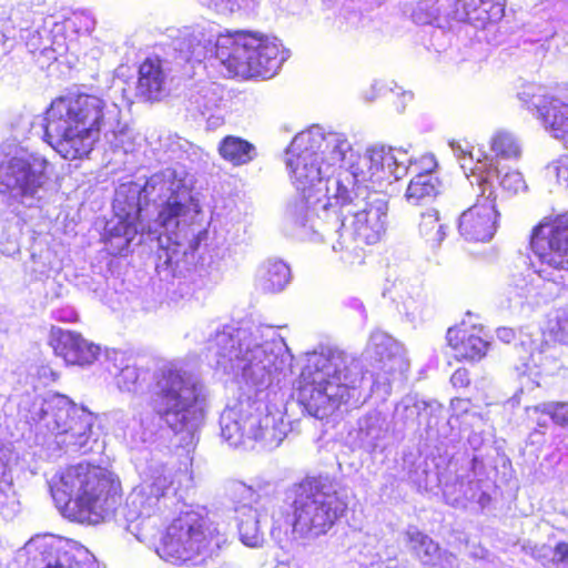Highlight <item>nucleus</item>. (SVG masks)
<instances>
[{
  "instance_id": "09e8293b",
  "label": "nucleus",
  "mask_w": 568,
  "mask_h": 568,
  "mask_svg": "<svg viewBox=\"0 0 568 568\" xmlns=\"http://www.w3.org/2000/svg\"><path fill=\"white\" fill-rule=\"evenodd\" d=\"M422 290L417 286L413 294H408L407 297L402 296V305L406 316L414 321L422 313L423 307Z\"/></svg>"
},
{
  "instance_id": "e433bc0d",
  "label": "nucleus",
  "mask_w": 568,
  "mask_h": 568,
  "mask_svg": "<svg viewBox=\"0 0 568 568\" xmlns=\"http://www.w3.org/2000/svg\"><path fill=\"white\" fill-rule=\"evenodd\" d=\"M442 410L437 402L419 400L414 396H406L396 406L395 415L406 425L422 424L420 418L425 415H434Z\"/></svg>"
},
{
  "instance_id": "423d86ee",
  "label": "nucleus",
  "mask_w": 568,
  "mask_h": 568,
  "mask_svg": "<svg viewBox=\"0 0 568 568\" xmlns=\"http://www.w3.org/2000/svg\"><path fill=\"white\" fill-rule=\"evenodd\" d=\"M50 491L60 513L82 524L105 520L121 501L120 485L112 474L82 463L54 475L50 480Z\"/></svg>"
},
{
  "instance_id": "4c0bfd02",
  "label": "nucleus",
  "mask_w": 568,
  "mask_h": 568,
  "mask_svg": "<svg viewBox=\"0 0 568 568\" xmlns=\"http://www.w3.org/2000/svg\"><path fill=\"white\" fill-rule=\"evenodd\" d=\"M114 361L120 362V372L116 375L118 387L123 392L135 393L143 387L148 377V371L129 363L123 353H114Z\"/></svg>"
},
{
  "instance_id": "1a4fd4ad",
  "label": "nucleus",
  "mask_w": 568,
  "mask_h": 568,
  "mask_svg": "<svg viewBox=\"0 0 568 568\" xmlns=\"http://www.w3.org/2000/svg\"><path fill=\"white\" fill-rule=\"evenodd\" d=\"M530 246L538 258L526 275H514L507 290L509 307L537 304L546 282L568 284V211L534 229Z\"/></svg>"
},
{
  "instance_id": "4468645a",
  "label": "nucleus",
  "mask_w": 568,
  "mask_h": 568,
  "mask_svg": "<svg viewBox=\"0 0 568 568\" xmlns=\"http://www.w3.org/2000/svg\"><path fill=\"white\" fill-rule=\"evenodd\" d=\"M37 430L52 434L58 444L84 449L89 443L94 416L83 407L74 405L67 396L54 395L43 400L31 416Z\"/></svg>"
},
{
  "instance_id": "2f4dec72",
  "label": "nucleus",
  "mask_w": 568,
  "mask_h": 568,
  "mask_svg": "<svg viewBox=\"0 0 568 568\" xmlns=\"http://www.w3.org/2000/svg\"><path fill=\"white\" fill-rule=\"evenodd\" d=\"M222 101L221 88L216 83L203 84L190 97V109L202 116H207L209 125H220L222 118L215 113Z\"/></svg>"
},
{
  "instance_id": "7c9ffc66",
  "label": "nucleus",
  "mask_w": 568,
  "mask_h": 568,
  "mask_svg": "<svg viewBox=\"0 0 568 568\" xmlns=\"http://www.w3.org/2000/svg\"><path fill=\"white\" fill-rule=\"evenodd\" d=\"M540 114L544 125L552 136L568 143V104L558 99H549L545 104L531 102Z\"/></svg>"
},
{
  "instance_id": "393cba45",
  "label": "nucleus",
  "mask_w": 568,
  "mask_h": 568,
  "mask_svg": "<svg viewBox=\"0 0 568 568\" xmlns=\"http://www.w3.org/2000/svg\"><path fill=\"white\" fill-rule=\"evenodd\" d=\"M220 36L211 27L200 24L185 27L180 31L174 44L184 59L201 61L207 57L216 58L215 42Z\"/></svg>"
},
{
  "instance_id": "de8ad7c7",
  "label": "nucleus",
  "mask_w": 568,
  "mask_h": 568,
  "mask_svg": "<svg viewBox=\"0 0 568 568\" xmlns=\"http://www.w3.org/2000/svg\"><path fill=\"white\" fill-rule=\"evenodd\" d=\"M481 6L495 24L505 16L506 0H458V6Z\"/></svg>"
},
{
  "instance_id": "49530a36",
  "label": "nucleus",
  "mask_w": 568,
  "mask_h": 568,
  "mask_svg": "<svg viewBox=\"0 0 568 568\" xmlns=\"http://www.w3.org/2000/svg\"><path fill=\"white\" fill-rule=\"evenodd\" d=\"M485 162L493 163V165L496 169H498L497 165L495 164V160L493 158H488V156H486L484 161L478 160L476 165L479 163H485ZM497 171H499V170H497ZM499 175H500V172H498V178H495L493 180V182L495 183V181H499V185L501 186L503 190H505L509 193H518L526 189V183H525V180L520 172H517V171L507 172L503 175L501 179H499Z\"/></svg>"
},
{
  "instance_id": "9b49d317",
  "label": "nucleus",
  "mask_w": 568,
  "mask_h": 568,
  "mask_svg": "<svg viewBox=\"0 0 568 568\" xmlns=\"http://www.w3.org/2000/svg\"><path fill=\"white\" fill-rule=\"evenodd\" d=\"M220 427L221 436L233 447L260 443L262 447L273 449L286 436L281 410L260 397L243 396L229 404L220 416Z\"/></svg>"
},
{
  "instance_id": "4be33fe9",
  "label": "nucleus",
  "mask_w": 568,
  "mask_h": 568,
  "mask_svg": "<svg viewBox=\"0 0 568 568\" xmlns=\"http://www.w3.org/2000/svg\"><path fill=\"white\" fill-rule=\"evenodd\" d=\"M233 490L241 497L243 505L237 509V529L240 540L251 548H260L264 544V532L261 521L265 515L251 504H258L261 495L251 486L243 483H235Z\"/></svg>"
},
{
  "instance_id": "f704fd0d",
  "label": "nucleus",
  "mask_w": 568,
  "mask_h": 568,
  "mask_svg": "<svg viewBox=\"0 0 568 568\" xmlns=\"http://www.w3.org/2000/svg\"><path fill=\"white\" fill-rule=\"evenodd\" d=\"M291 281V270L280 260H268L258 270L257 285L266 293H276L284 290Z\"/></svg>"
},
{
  "instance_id": "4d7b16f0",
  "label": "nucleus",
  "mask_w": 568,
  "mask_h": 568,
  "mask_svg": "<svg viewBox=\"0 0 568 568\" xmlns=\"http://www.w3.org/2000/svg\"><path fill=\"white\" fill-rule=\"evenodd\" d=\"M122 131H123V128H122V124L120 123V126H119V129L116 130V132H114V133H109L108 135H104V136H105V139H108V140H109V142H112V139H110V135H112L113 138H115V136L118 135V133H122ZM101 133L105 134L103 131H101V132L99 133V135H100Z\"/></svg>"
},
{
  "instance_id": "a19ab883",
  "label": "nucleus",
  "mask_w": 568,
  "mask_h": 568,
  "mask_svg": "<svg viewBox=\"0 0 568 568\" xmlns=\"http://www.w3.org/2000/svg\"><path fill=\"white\" fill-rule=\"evenodd\" d=\"M454 9L447 12V18L458 22H467L476 29H486L494 26L481 6H458V0H452Z\"/></svg>"
},
{
  "instance_id": "c03bdc74",
  "label": "nucleus",
  "mask_w": 568,
  "mask_h": 568,
  "mask_svg": "<svg viewBox=\"0 0 568 568\" xmlns=\"http://www.w3.org/2000/svg\"><path fill=\"white\" fill-rule=\"evenodd\" d=\"M527 412L537 414L541 413L548 415L554 423L568 426V403L561 402H547L527 408Z\"/></svg>"
},
{
  "instance_id": "dca6fc26",
  "label": "nucleus",
  "mask_w": 568,
  "mask_h": 568,
  "mask_svg": "<svg viewBox=\"0 0 568 568\" xmlns=\"http://www.w3.org/2000/svg\"><path fill=\"white\" fill-rule=\"evenodd\" d=\"M48 161L36 153L23 152L0 165V192L10 193L26 206L38 205L45 195Z\"/></svg>"
},
{
  "instance_id": "7ed1b4c3",
  "label": "nucleus",
  "mask_w": 568,
  "mask_h": 568,
  "mask_svg": "<svg viewBox=\"0 0 568 568\" xmlns=\"http://www.w3.org/2000/svg\"><path fill=\"white\" fill-rule=\"evenodd\" d=\"M207 352L217 368L241 376L257 388L270 386L286 361L287 347L267 325H225L207 339Z\"/></svg>"
},
{
  "instance_id": "473e14b6",
  "label": "nucleus",
  "mask_w": 568,
  "mask_h": 568,
  "mask_svg": "<svg viewBox=\"0 0 568 568\" xmlns=\"http://www.w3.org/2000/svg\"><path fill=\"white\" fill-rule=\"evenodd\" d=\"M443 493L446 501L454 507H465L467 501H477L485 506L489 500V496L481 491L479 480L465 483L457 479L453 484H445Z\"/></svg>"
},
{
  "instance_id": "c9c22d12",
  "label": "nucleus",
  "mask_w": 568,
  "mask_h": 568,
  "mask_svg": "<svg viewBox=\"0 0 568 568\" xmlns=\"http://www.w3.org/2000/svg\"><path fill=\"white\" fill-rule=\"evenodd\" d=\"M219 152L225 161L236 166L250 163L257 155L252 143L234 135H227L220 142Z\"/></svg>"
},
{
  "instance_id": "6e6552de",
  "label": "nucleus",
  "mask_w": 568,
  "mask_h": 568,
  "mask_svg": "<svg viewBox=\"0 0 568 568\" xmlns=\"http://www.w3.org/2000/svg\"><path fill=\"white\" fill-rule=\"evenodd\" d=\"M346 507L334 481L308 477L296 490L292 511L274 517L271 536L278 544L316 539L327 534Z\"/></svg>"
},
{
  "instance_id": "f8f14e48",
  "label": "nucleus",
  "mask_w": 568,
  "mask_h": 568,
  "mask_svg": "<svg viewBox=\"0 0 568 568\" xmlns=\"http://www.w3.org/2000/svg\"><path fill=\"white\" fill-rule=\"evenodd\" d=\"M215 52L229 77L242 78H271L288 58L277 39L258 38L244 31L220 36Z\"/></svg>"
},
{
  "instance_id": "72a5a7b5",
  "label": "nucleus",
  "mask_w": 568,
  "mask_h": 568,
  "mask_svg": "<svg viewBox=\"0 0 568 568\" xmlns=\"http://www.w3.org/2000/svg\"><path fill=\"white\" fill-rule=\"evenodd\" d=\"M354 159L347 162V170L338 172L343 181H348L349 176H352L354 184H356L355 189L364 186L363 184L366 182H372L373 184L382 182L381 178H378L377 163L373 162V146L367 149L364 155H358L356 162Z\"/></svg>"
},
{
  "instance_id": "37998d69",
  "label": "nucleus",
  "mask_w": 568,
  "mask_h": 568,
  "mask_svg": "<svg viewBox=\"0 0 568 568\" xmlns=\"http://www.w3.org/2000/svg\"><path fill=\"white\" fill-rule=\"evenodd\" d=\"M20 511V501L11 486L10 477L0 481V514L6 519L14 518Z\"/></svg>"
},
{
  "instance_id": "58836bf2",
  "label": "nucleus",
  "mask_w": 568,
  "mask_h": 568,
  "mask_svg": "<svg viewBox=\"0 0 568 568\" xmlns=\"http://www.w3.org/2000/svg\"><path fill=\"white\" fill-rule=\"evenodd\" d=\"M448 226L440 220L436 210H430L422 214L419 222V235L425 240L428 246L437 250L446 239Z\"/></svg>"
},
{
  "instance_id": "a878e982",
  "label": "nucleus",
  "mask_w": 568,
  "mask_h": 568,
  "mask_svg": "<svg viewBox=\"0 0 568 568\" xmlns=\"http://www.w3.org/2000/svg\"><path fill=\"white\" fill-rule=\"evenodd\" d=\"M168 84V72L159 58H148L139 68L136 93L148 101L160 100Z\"/></svg>"
},
{
  "instance_id": "8fccbe9b",
  "label": "nucleus",
  "mask_w": 568,
  "mask_h": 568,
  "mask_svg": "<svg viewBox=\"0 0 568 568\" xmlns=\"http://www.w3.org/2000/svg\"><path fill=\"white\" fill-rule=\"evenodd\" d=\"M551 331L560 343L568 344V306L557 311L556 323Z\"/></svg>"
},
{
  "instance_id": "ea45409f",
  "label": "nucleus",
  "mask_w": 568,
  "mask_h": 568,
  "mask_svg": "<svg viewBox=\"0 0 568 568\" xmlns=\"http://www.w3.org/2000/svg\"><path fill=\"white\" fill-rule=\"evenodd\" d=\"M396 555L397 548L395 546L378 541L375 552L367 549L366 552L362 554L361 560L348 562L341 568H396L390 565Z\"/></svg>"
},
{
  "instance_id": "0eeeda50",
  "label": "nucleus",
  "mask_w": 568,
  "mask_h": 568,
  "mask_svg": "<svg viewBox=\"0 0 568 568\" xmlns=\"http://www.w3.org/2000/svg\"><path fill=\"white\" fill-rule=\"evenodd\" d=\"M286 166L298 192L285 212L286 232L300 240H317L320 231L315 230V221L307 226L304 220L318 211L329 215L334 203L331 180L344 182L341 174L333 175L321 162L316 151L310 146L294 149V140L286 150Z\"/></svg>"
},
{
  "instance_id": "a211bd4d",
  "label": "nucleus",
  "mask_w": 568,
  "mask_h": 568,
  "mask_svg": "<svg viewBox=\"0 0 568 568\" xmlns=\"http://www.w3.org/2000/svg\"><path fill=\"white\" fill-rule=\"evenodd\" d=\"M497 338L503 343H510L518 339L515 345L517 359L513 364V374L520 381L521 387L532 389L540 385L539 378L542 375L545 357L542 336L536 332L520 329L517 334L510 327H499L496 331Z\"/></svg>"
},
{
  "instance_id": "bf43d9fd",
  "label": "nucleus",
  "mask_w": 568,
  "mask_h": 568,
  "mask_svg": "<svg viewBox=\"0 0 568 568\" xmlns=\"http://www.w3.org/2000/svg\"><path fill=\"white\" fill-rule=\"evenodd\" d=\"M7 38L3 33L0 32V45L4 47L7 42Z\"/></svg>"
},
{
  "instance_id": "13d9d810",
  "label": "nucleus",
  "mask_w": 568,
  "mask_h": 568,
  "mask_svg": "<svg viewBox=\"0 0 568 568\" xmlns=\"http://www.w3.org/2000/svg\"><path fill=\"white\" fill-rule=\"evenodd\" d=\"M404 101H410L413 99V94L410 92H405L403 94Z\"/></svg>"
},
{
  "instance_id": "680f3d73",
  "label": "nucleus",
  "mask_w": 568,
  "mask_h": 568,
  "mask_svg": "<svg viewBox=\"0 0 568 568\" xmlns=\"http://www.w3.org/2000/svg\"><path fill=\"white\" fill-rule=\"evenodd\" d=\"M456 403H457V404H467V403H466L465 400H463V399H457V400H456Z\"/></svg>"
},
{
  "instance_id": "cd10ccee",
  "label": "nucleus",
  "mask_w": 568,
  "mask_h": 568,
  "mask_svg": "<svg viewBox=\"0 0 568 568\" xmlns=\"http://www.w3.org/2000/svg\"><path fill=\"white\" fill-rule=\"evenodd\" d=\"M373 162L377 163L378 178L382 181L399 180L407 174L408 169L413 165L407 150L386 145L373 146Z\"/></svg>"
},
{
  "instance_id": "2eb2a0df",
  "label": "nucleus",
  "mask_w": 568,
  "mask_h": 568,
  "mask_svg": "<svg viewBox=\"0 0 568 568\" xmlns=\"http://www.w3.org/2000/svg\"><path fill=\"white\" fill-rule=\"evenodd\" d=\"M498 171L493 163H479L471 169L470 184L476 183L479 194L476 203L464 211L458 221L459 234L470 242H488L497 229L499 216L493 180Z\"/></svg>"
},
{
  "instance_id": "c85d7f7f",
  "label": "nucleus",
  "mask_w": 568,
  "mask_h": 568,
  "mask_svg": "<svg viewBox=\"0 0 568 568\" xmlns=\"http://www.w3.org/2000/svg\"><path fill=\"white\" fill-rule=\"evenodd\" d=\"M388 430L385 415L376 410L366 414L357 422L356 440L358 446L369 454L383 449Z\"/></svg>"
},
{
  "instance_id": "39448f33",
  "label": "nucleus",
  "mask_w": 568,
  "mask_h": 568,
  "mask_svg": "<svg viewBox=\"0 0 568 568\" xmlns=\"http://www.w3.org/2000/svg\"><path fill=\"white\" fill-rule=\"evenodd\" d=\"M363 371L358 361L339 349L314 355L301 374L298 400L318 419L331 416L343 405L365 400Z\"/></svg>"
},
{
  "instance_id": "0e129e2a",
  "label": "nucleus",
  "mask_w": 568,
  "mask_h": 568,
  "mask_svg": "<svg viewBox=\"0 0 568 568\" xmlns=\"http://www.w3.org/2000/svg\"><path fill=\"white\" fill-rule=\"evenodd\" d=\"M565 561H567V562H568V556H567V558H566V560H565Z\"/></svg>"
},
{
  "instance_id": "5fc2aeb1",
  "label": "nucleus",
  "mask_w": 568,
  "mask_h": 568,
  "mask_svg": "<svg viewBox=\"0 0 568 568\" xmlns=\"http://www.w3.org/2000/svg\"><path fill=\"white\" fill-rule=\"evenodd\" d=\"M9 466H8V457L7 453L3 450H0V481L6 480L9 478Z\"/></svg>"
},
{
  "instance_id": "c756f323",
  "label": "nucleus",
  "mask_w": 568,
  "mask_h": 568,
  "mask_svg": "<svg viewBox=\"0 0 568 568\" xmlns=\"http://www.w3.org/2000/svg\"><path fill=\"white\" fill-rule=\"evenodd\" d=\"M446 339L454 349L455 356L460 359L479 361L488 349V342L475 333L462 328H449Z\"/></svg>"
},
{
  "instance_id": "b1692460",
  "label": "nucleus",
  "mask_w": 568,
  "mask_h": 568,
  "mask_svg": "<svg viewBox=\"0 0 568 568\" xmlns=\"http://www.w3.org/2000/svg\"><path fill=\"white\" fill-rule=\"evenodd\" d=\"M405 540L413 555L425 568H457V558L447 550H443L427 535L416 527H408Z\"/></svg>"
},
{
  "instance_id": "bb28decb",
  "label": "nucleus",
  "mask_w": 568,
  "mask_h": 568,
  "mask_svg": "<svg viewBox=\"0 0 568 568\" xmlns=\"http://www.w3.org/2000/svg\"><path fill=\"white\" fill-rule=\"evenodd\" d=\"M425 171L417 173L409 182L405 197L412 205L426 204L434 200L440 191V182L434 174L436 166L434 156L428 155L422 159Z\"/></svg>"
},
{
  "instance_id": "9d476101",
  "label": "nucleus",
  "mask_w": 568,
  "mask_h": 568,
  "mask_svg": "<svg viewBox=\"0 0 568 568\" xmlns=\"http://www.w3.org/2000/svg\"><path fill=\"white\" fill-rule=\"evenodd\" d=\"M205 397V387L194 374L169 364L156 377L151 406L172 432L183 434L182 445L190 447L204 418Z\"/></svg>"
},
{
  "instance_id": "e2e57ef3",
  "label": "nucleus",
  "mask_w": 568,
  "mask_h": 568,
  "mask_svg": "<svg viewBox=\"0 0 568 568\" xmlns=\"http://www.w3.org/2000/svg\"><path fill=\"white\" fill-rule=\"evenodd\" d=\"M538 425L544 426V425H546V423L545 422L541 423L540 420H538Z\"/></svg>"
},
{
  "instance_id": "20e7f679",
  "label": "nucleus",
  "mask_w": 568,
  "mask_h": 568,
  "mask_svg": "<svg viewBox=\"0 0 568 568\" xmlns=\"http://www.w3.org/2000/svg\"><path fill=\"white\" fill-rule=\"evenodd\" d=\"M121 109L97 95L77 94L52 101L45 112L44 140L63 159L87 156L99 133H114L120 126Z\"/></svg>"
},
{
  "instance_id": "aec40b11",
  "label": "nucleus",
  "mask_w": 568,
  "mask_h": 568,
  "mask_svg": "<svg viewBox=\"0 0 568 568\" xmlns=\"http://www.w3.org/2000/svg\"><path fill=\"white\" fill-rule=\"evenodd\" d=\"M328 213L329 215L318 211L304 220L307 226H310L312 220H314L315 230L320 231L317 240L308 241L323 242L327 237L332 242V248L335 252L346 254L343 258L349 260L352 256L362 257L364 245L369 244L361 241L351 221L349 225H347L349 219H344L341 215V209L338 206H331Z\"/></svg>"
},
{
  "instance_id": "a18cd8bd",
  "label": "nucleus",
  "mask_w": 568,
  "mask_h": 568,
  "mask_svg": "<svg viewBox=\"0 0 568 568\" xmlns=\"http://www.w3.org/2000/svg\"><path fill=\"white\" fill-rule=\"evenodd\" d=\"M534 557L544 566L550 567L551 565L564 562L568 556V544L559 542L556 547L542 545L537 547Z\"/></svg>"
},
{
  "instance_id": "79ce46f5",
  "label": "nucleus",
  "mask_w": 568,
  "mask_h": 568,
  "mask_svg": "<svg viewBox=\"0 0 568 568\" xmlns=\"http://www.w3.org/2000/svg\"><path fill=\"white\" fill-rule=\"evenodd\" d=\"M490 150L495 156L511 160L521 154V145L517 138L508 131H497L490 140Z\"/></svg>"
},
{
  "instance_id": "f03ea898",
  "label": "nucleus",
  "mask_w": 568,
  "mask_h": 568,
  "mask_svg": "<svg viewBox=\"0 0 568 568\" xmlns=\"http://www.w3.org/2000/svg\"><path fill=\"white\" fill-rule=\"evenodd\" d=\"M194 176L185 166L176 164L152 174L144 185L122 183L113 200L116 222L109 233L119 239L123 250L139 233L156 234L160 229L176 235L179 230L192 225L201 212L193 194Z\"/></svg>"
},
{
  "instance_id": "f257e3e1",
  "label": "nucleus",
  "mask_w": 568,
  "mask_h": 568,
  "mask_svg": "<svg viewBox=\"0 0 568 568\" xmlns=\"http://www.w3.org/2000/svg\"><path fill=\"white\" fill-rule=\"evenodd\" d=\"M140 477L141 483L126 498L125 517L136 538L153 548L161 559L184 562L201 554L212 555L226 542L217 525L195 513L179 516L161 532L155 516L173 485V470L162 462L151 460Z\"/></svg>"
},
{
  "instance_id": "f3484780",
  "label": "nucleus",
  "mask_w": 568,
  "mask_h": 568,
  "mask_svg": "<svg viewBox=\"0 0 568 568\" xmlns=\"http://www.w3.org/2000/svg\"><path fill=\"white\" fill-rule=\"evenodd\" d=\"M28 568H101L84 547L69 544L52 535H38L22 548Z\"/></svg>"
},
{
  "instance_id": "052dcab7",
  "label": "nucleus",
  "mask_w": 568,
  "mask_h": 568,
  "mask_svg": "<svg viewBox=\"0 0 568 568\" xmlns=\"http://www.w3.org/2000/svg\"><path fill=\"white\" fill-rule=\"evenodd\" d=\"M552 2H561L565 7L568 8V0H551Z\"/></svg>"
},
{
  "instance_id": "5701e85b",
  "label": "nucleus",
  "mask_w": 568,
  "mask_h": 568,
  "mask_svg": "<svg viewBox=\"0 0 568 568\" xmlns=\"http://www.w3.org/2000/svg\"><path fill=\"white\" fill-rule=\"evenodd\" d=\"M50 344L55 355L71 365H90L100 354L98 345L84 339L75 332L61 328L52 329Z\"/></svg>"
},
{
  "instance_id": "412c9836",
  "label": "nucleus",
  "mask_w": 568,
  "mask_h": 568,
  "mask_svg": "<svg viewBox=\"0 0 568 568\" xmlns=\"http://www.w3.org/2000/svg\"><path fill=\"white\" fill-rule=\"evenodd\" d=\"M310 146L320 155L321 162L334 175L335 168H342L356 158L351 142L343 133H325L320 126H312L294 136V149Z\"/></svg>"
},
{
  "instance_id": "603ef678",
  "label": "nucleus",
  "mask_w": 568,
  "mask_h": 568,
  "mask_svg": "<svg viewBox=\"0 0 568 568\" xmlns=\"http://www.w3.org/2000/svg\"><path fill=\"white\" fill-rule=\"evenodd\" d=\"M201 2L222 14L232 13L239 8L237 0H202Z\"/></svg>"
},
{
  "instance_id": "864d4df0",
  "label": "nucleus",
  "mask_w": 568,
  "mask_h": 568,
  "mask_svg": "<svg viewBox=\"0 0 568 568\" xmlns=\"http://www.w3.org/2000/svg\"><path fill=\"white\" fill-rule=\"evenodd\" d=\"M454 386L464 387L469 384V374L466 369H457L450 377Z\"/></svg>"
},
{
  "instance_id": "3c124183",
  "label": "nucleus",
  "mask_w": 568,
  "mask_h": 568,
  "mask_svg": "<svg viewBox=\"0 0 568 568\" xmlns=\"http://www.w3.org/2000/svg\"><path fill=\"white\" fill-rule=\"evenodd\" d=\"M549 174L555 175L559 182L568 185V156H562L559 160L550 163L547 166Z\"/></svg>"
},
{
  "instance_id": "ddd939ff",
  "label": "nucleus",
  "mask_w": 568,
  "mask_h": 568,
  "mask_svg": "<svg viewBox=\"0 0 568 568\" xmlns=\"http://www.w3.org/2000/svg\"><path fill=\"white\" fill-rule=\"evenodd\" d=\"M334 189L333 206L341 209V215L349 219L362 242L377 243L386 231L388 202L386 195L371 191L368 186L348 190L345 183L331 180Z\"/></svg>"
},
{
  "instance_id": "6ab92c4d",
  "label": "nucleus",
  "mask_w": 568,
  "mask_h": 568,
  "mask_svg": "<svg viewBox=\"0 0 568 568\" xmlns=\"http://www.w3.org/2000/svg\"><path fill=\"white\" fill-rule=\"evenodd\" d=\"M371 357L373 387L388 394L393 382L408 369L402 345L383 331L372 333L367 349Z\"/></svg>"
},
{
  "instance_id": "6e6d98bb",
  "label": "nucleus",
  "mask_w": 568,
  "mask_h": 568,
  "mask_svg": "<svg viewBox=\"0 0 568 568\" xmlns=\"http://www.w3.org/2000/svg\"><path fill=\"white\" fill-rule=\"evenodd\" d=\"M165 260L164 264L168 268H171L173 273L179 271V261L175 258V251L170 253V251H165Z\"/></svg>"
}]
</instances>
